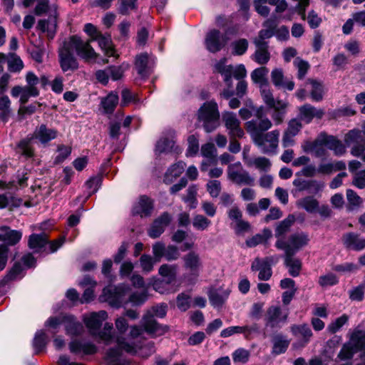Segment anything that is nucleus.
<instances>
[{"instance_id": "nucleus-1", "label": "nucleus", "mask_w": 365, "mask_h": 365, "mask_svg": "<svg viewBox=\"0 0 365 365\" xmlns=\"http://www.w3.org/2000/svg\"><path fill=\"white\" fill-rule=\"evenodd\" d=\"M73 48H75L76 54L86 62L95 60L100 63L98 59L99 55L90 45V42H84L80 36L73 35L70 37L69 42H63V46L58 52L59 64L63 72L75 71L79 68L78 60L72 52Z\"/></svg>"}, {"instance_id": "nucleus-2", "label": "nucleus", "mask_w": 365, "mask_h": 365, "mask_svg": "<svg viewBox=\"0 0 365 365\" xmlns=\"http://www.w3.org/2000/svg\"><path fill=\"white\" fill-rule=\"evenodd\" d=\"M58 136V130L54 128H48L46 124L40 125L35 130L32 136L21 139L16 145L17 149L21 155L26 158H31L34 156V148L31 146L34 138L38 139L42 144H46Z\"/></svg>"}, {"instance_id": "nucleus-3", "label": "nucleus", "mask_w": 365, "mask_h": 365, "mask_svg": "<svg viewBox=\"0 0 365 365\" xmlns=\"http://www.w3.org/2000/svg\"><path fill=\"white\" fill-rule=\"evenodd\" d=\"M61 324L64 325L66 334L71 336L81 335L83 327L82 324L77 320L75 315L71 314H61L59 316H51L44 323L46 327L51 328L56 331Z\"/></svg>"}, {"instance_id": "nucleus-4", "label": "nucleus", "mask_w": 365, "mask_h": 365, "mask_svg": "<svg viewBox=\"0 0 365 365\" xmlns=\"http://www.w3.org/2000/svg\"><path fill=\"white\" fill-rule=\"evenodd\" d=\"M108 317L106 311L91 312V314L83 319L84 324L88 330L89 334L94 339H98L103 341L106 345L112 342L113 335L108 331H100L103 322Z\"/></svg>"}, {"instance_id": "nucleus-5", "label": "nucleus", "mask_w": 365, "mask_h": 365, "mask_svg": "<svg viewBox=\"0 0 365 365\" xmlns=\"http://www.w3.org/2000/svg\"><path fill=\"white\" fill-rule=\"evenodd\" d=\"M356 352L361 353V356H365V331L354 330L348 341L344 343L339 352L337 357L341 361L351 359Z\"/></svg>"}, {"instance_id": "nucleus-6", "label": "nucleus", "mask_w": 365, "mask_h": 365, "mask_svg": "<svg viewBox=\"0 0 365 365\" xmlns=\"http://www.w3.org/2000/svg\"><path fill=\"white\" fill-rule=\"evenodd\" d=\"M227 59L222 58L215 65V71L221 74L227 88H232V78L240 80L247 76V70L243 64H227Z\"/></svg>"}, {"instance_id": "nucleus-7", "label": "nucleus", "mask_w": 365, "mask_h": 365, "mask_svg": "<svg viewBox=\"0 0 365 365\" xmlns=\"http://www.w3.org/2000/svg\"><path fill=\"white\" fill-rule=\"evenodd\" d=\"M344 140L347 146H351L350 153L365 163V120L361 129L354 128L346 133Z\"/></svg>"}, {"instance_id": "nucleus-8", "label": "nucleus", "mask_w": 365, "mask_h": 365, "mask_svg": "<svg viewBox=\"0 0 365 365\" xmlns=\"http://www.w3.org/2000/svg\"><path fill=\"white\" fill-rule=\"evenodd\" d=\"M198 120L202 123L203 128L207 133L212 132L220 125V113L217 104L215 101L203 103L197 113Z\"/></svg>"}, {"instance_id": "nucleus-9", "label": "nucleus", "mask_w": 365, "mask_h": 365, "mask_svg": "<svg viewBox=\"0 0 365 365\" xmlns=\"http://www.w3.org/2000/svg\"><path fill=\"white\" fill-rule=\"evenodd\" d=\"M309 242V235L303 232L292 234L287 240H279L275 242V247L284 251V253L295 254Z\"/></svg>"}, {"instance_id": "nucleus-10", "label": "nucleus", "mask_w": 365, "mask_h": 365, "mask_svg": "<svg viewBox=\"0 0 365 365\" xmlns=\"http://www.w3.org/2000/svg\"><path fill=\"white\" fill-rule=\"evenodd\" d=\"M279 136L280 131L275 129L252 138V140L262 153L274 155L277 153Z\"/></svg>"}, {"instance_id": "nucleus-11", "label": "nucleus", "mask_w": 365, "mask_h": 365, "mask_svg": "<svg viewBox=\"0 0 365 365\" xmlns=\"http://www.w3.org/2000/svg\"><path fill=\"white\" fill-rule=\"evenodd\" d=\"M128 324L126 319L123 317L118 318L115 320V329L118 330L120 336L115 335V351L117 349L124 351L128 353H135L137 349L134 344L130 341L129 339L124 336L125 333L128 330ZM115 365H129L127 362L122 364L117 361L115 359Z\"/></svg>"}, {"instance_id": "nucleus-12", "label": "nucleus", "mask_w": 365, "mask_h": 365, "mask_svg": "<svg viewBox=\"0 0 365 365\" xmlns=\"http://www.w3.org/2000/svg\"><path fill=\"white\" fill-rule=\"evenodd\" d=\"M256 120H251L245 123V128L251 138L259 136L265 133L272 126V121L266 116H264L263 108L259 107L255 112Z\"/></svg>"}, {"instance_id": "nucleus-13", "label": "nucleus", "mask_w": 365, "mask_h": 365, "mask_svg": "<svg viewBox=\"0 0 365 365\" xmlns=\"http://www.w3.org/2000/svg\"><path fill=\"white\" fill-rule=\"evenodd\" d=\"M227 178L239 185H254L255 178L243 169L240 162L230 164L227 168Z\"/></svg>"}, {"instance_id": "nucleus-14", "label": "nucleus", "mask_w": 365, "mask_h": 365, "mask_svg": "<svg viewBox=\"0 0 365 365\" xmlns=\"http://www.w3.org/2000/svg\"><path fill=\"white\" fill-rule=\"evenodd\" d=\"M229 38L225 33L217 29L210 30L205 37V46L211 53H216L222 49L227 43Z\"/></svg>"}, {"instance_id": "nucleus-15", "label": "nucleus", "mask_w": 365, "mask_h": 365, "mask_svg": "<svg viewBox=\"0 0 365 365\" xmlns=\"http://www.w3.org/2000/svg\"><path fill=\"white\" fill-rule=\"evenodd\" d=\"M327 135L321 133L314 140H306L302 148L305 153H312L317 158L324 157L327 155Z\"/></svg>"}, {"instance_id": "nucleus-16", "label": "nucleus", "mask_w": 365, "mask_h": 365, "mask_svg": "<svg viewBox=\"0 0 365 365\" xmlns=\"http://www.w3.org/2000/svg\"><path fill=\"white\" fill-rule=\"evenodd\" d=\"M111 158H109L101 165L100 173L96 175L91 176L86 181L84 185L88 190V194L85 197L83 201L84 202L98 191L102 183V175L106 174V168L111 166Z\"/></svg>"}, {"instance_id": "nucleus-17", "label": "nucleus", "mask_w": 365, "mask_h": 365, "mask_svg": "<svg viewBox=\"0 0 365 365\" xmlns=\"http://www.w3.org/2000/svg\"><path fill=\"white\" fill-rule=\"evenodd\" d=\"M222 120L232 138L235 137L242 138L244 135V130L240 126V121L235 113L225 112L222 114Z\"/></svg>"}, {"instance_id": "nucleus-18", "label": "nucleus", "mask_w": 365, "mask_h": 365, "mask_svg": "<svg viewBox=\"0 0 365 365\" xmlns=\"http://www.w3.org/2000/svg\"><path fill=\"white\" fill-rule=\"evenodd\" d=\"M182 259L185 269L189 271L192 276L198 277L202 267L200 255L194 251H190L185 255Z\"/></svg>"}, {"instance_id": "nucleus-19", "label": "nucleus", "mask_w": 365, "mask_h": 365, "mask_svg": "<svg viewBox=\"0 0 365 365\" xmlns=\"http://www.w3.org/2000/svg\"><path fill=\"white\" fill-rule=\"evenodd\" d=\"M288 313L283 312L278 306H272L268 308L264 317L265 324L271 328L277 327L282 322H285Z\"/></svg>"}, {"instance_id": "nucleus-20", "label": "nucleus", "mask_w": 365, "mask_h": 365, "mask_svg": "<svg viewBox=\"0 0 365 365\" xmlns=\"http://www.w3.org/2000/svg\"><path fill=\"white\" fill-rule=\"evenodd\" d=\"M172 216L165 212L156 218L148 230V235L153 239L159 237L165 231L166 227L170 223Z\"/></svg>"}, {"instance_id": "nucleus-21", "label": "nucleus", "mask_w": 365, "mask_h": 365, "mask_svg": "<svg viewBox=\"0 0 365 365\" xmlns=\"http://www.w3.org/2000/svg\"><path fill=\"white\" fill-rule=\"evenodd\" d=\"M141 327L147 334L158 336L163 335L167 329L158 324L154 318L152 317L150 312H145L141 320Z\"/></svg>"}, {"instance_id": "nucleus-22", "label": "nucleus", "mask_w": 365, "mask_h": 365, "mask_svg": "<svg viewBox=\"0 0 365 365\" xmlns=\"http://www.w3.org/2000/svg\"><path fill=\"white\" fill-rule=\"evenodd\" d=\"M153 210V200L145 196H140L134 203L132 209V214L140 217H147L151 215Z\"/></svg>"}, {"instance_id": "nucleus-23", "label": "nucleus", "mask_w": 365, "mask_h": 365, "mask_svg": "<svg viewBox=\"0 0 365 365\" xmlns=\"http://www.w3.org/2000/svg\"><path fill=\"white\" fill-rule=\"evenodd\" d=\"M71 353L78 354L83 353L85 355H93L97 353L98 347L92 342L82 343L78 339H73L68 344Z\"/></svg>"}, {"instance_id": "nucleus-24", "label": "nucleus", "mask_w": 365, "mask_h": 365, "mask_svg": "<svg viewBox=\"0 0 365 365\" xmlns=\"http://www.w3.org/2000/svg\"><path fill=\"white\" fill-rule=\"evenodd\" d=\"M290 329L292 333L294 336H300L302 338L299 342L293 344L292 346L295 349L304 347L310 341V339L312 336V330L306 324L300 325L294 324Z\"/></svg>"}, {"instance_id": "nucleus-25", "label": "nucleus", "mask_w": 365, "mask_h": 365, "mask_svg": "<svg viewBox=\"0 0 365 365\" xmlns=\"http://www.w3.org/2000/svg\"><path fill=\"white\" fill-rule=\"evenodd\" d=\"M231 290L224 289L222 287L219 288H211L208 292V297L210 304L214 307H220L229 297Z\"/></svg>"}, {"instance_id": "nucleus-26", "label": "nucleus", "mask_w": 365, "mask_h": 365, "mask_svg": "<svg viewBox=\"0 0 365 365\" xmlns=\"http://www.w3.org/2000/svg\"><path fill=\"white\" fill-rule=\"evenodd\" d=\"M271 342L272 354L275 356L285 353L290 344V340L282 333L274 334L272 336Z\"/></svg>"}, {"instance_id": "nucleus-27", "label": "nucleus", "mask_w": 365, "mask_h": 365, "mask_svg": "<svg viewBox=\"0 0 365 365\" xmlns=\"http://www.w3.org/2000/svg\"><path fill=\"white\" fill-rule=\"evenodd\" d=\"M257 331L258 327L257 324L252 326H232L222 330L220 336L227 338L235 334H243L246 339H249L252 333L257 332Z\"/></svg>"}, {"instance_id": "nucleus-28", "label": "nucleus", "mask_w": 365, "mask_h": 365, "mask_svg": "<svg viewBox=\"0 0 365 365\" xmlns=\"http://www.w3.org/2000/svg\"><path fill=\"white\" fill-rule=\"evenodd\" d=\"M324 114L323 110L317 109L310 104H306L299 108V120L306 123H309L314 118H322Z\"/></svg>"}, {"instance_id": "nucleus-29", "label": "nucleus", "mask_w": 365, "mask_h": 365, "mask_svg": "<svg viewBox=\"0 0 365 365\" xmlns=\"http://www.w3.org/2000/svg\"><path fill=\"white\" fill-rule=\"evenodd\" d=\"M48 242V237L45 232L33 233L29 237L28 246L34 250V253H40Z\"/></svg>"}, {"instance_id": "nucleus-30", "label": "nucleus", "mask_w": 365, "mask_h": 365, "mask_svg": "<svg viewBox=\"0 0 365 365\" xmlns=\"http://www.w3.org/2000/svg\"><path fill=\"white\" fill-rule=\"evenodd\" d=\"M175 140L173 133L168 135L163 136L157 142L155 149V155H159L163 153H168L174 150Z\"/></svg>"}, {"instance_id": "nucleus-31", "label": "nucleus", "mask_w": 365, "mask_h": 365, "mask_svg": "<svg viewBox=\"0 0 365 365\" xmlns=\"http://www.w3.org/2000/svg\"><path fill=\"white\" fill-rule=\"evenodd\" d=\"M343 242L346 248L360 251L365 248V238L360 237L357 234L350 232L343 237Z\"/></svg>"}, {"instance_id": "nucleus-32", "label": "nucleus", "mask_w": 365, "mask_h": 365, "mask_svg": "<svg viewBox=\"0 0 365 365\" xmlns=\"http://www.w3.org/2000/svg\"><path fill=\"white\" fill-rule=\"evenodd\" d=\"M271 79L276 87L285 88L289 91H292L294 89V82L285 78L283 71L281 68H274L272 71Z\"/></svg>"}, {"instance_id": "nucleus-33", "label": "nucleus", "mask_w": 365, "mask_h": 365, "mask_svg": "<svg viewBox=\"0 0 365 365\" xmlns=\"http://www.w3.org/2000/svg\"><path fill=\"white\" fill-rule=\"evenodd\" d=\"M287 106L288 103L286 101H277V105L270 108L273 109L271 117L274 125H279L283 123Z\"/></svg>"}, {"instance_id": "nucleus-34", "label": "nucleus", "mask_w": 365, "mask_h": 365, "mask_svg": "<svg viewBox=\"0 0 365 365\" xmlns=\"http://www.w3.org/2000/svg\"><path fill=\"white\" fill-rule=\"evenodd\" d=\"M48 341V336L43 330H38L35 333L32 345L36 354H38L46 349Z\"/></svg>"}, {"instance_id": "nucleus-35", "label": "nucleus", "mask_w": 365, "mask_h": 365, "mask_svg": "<svg viewBox=\"0 0 365 365\" xmlns=\"http://www.w3.org/2000/svg\"><path fill=\"white\" fill-rule=\"evenodd\" d=\"M294 255L284 253V264L289 269V274L297 277L299 274L302 263L299 259L293 257Z\"/></svg>"}, {"instance_id": "nucleus-36", "label": "nucleus", "mask_w": 365, "mask_h": 365, "mask_svg": "<svg viewBox=\"0 0 365 365\" xmlns=\"http://www.w3.org/2000/svg\"><path fill=\"white\" fill-rule=\"evenodd\" d=\"M149 56L147 53H141L136 56L135 68L141 78H145L149 74L148 69Z\"/></svg>"}, {"instance_id": "nucleus-37", "label": "nucleus", "mask_w": 365, "mask_h": 365, "mask_svg": "<svg viewBox=\"0 0 365 365\" xmlns=\"http://www.w3.org/2000/svg\"><path fill=\"white\" fill-rule=\"evenodd\" d=\"M101 48L104 51L108 56H114V47L110 33L100 34L99 38L96 40Z\"/></svg>"}, {"instance_id": "nucleus-38", "label": "nucleus", "mask_w": 365, "mask_h": 365, "mask_svg": "<svg viewBox=\"0 0 365 365\" xmlns=\"http://www.w3.org/2000/svg\"><path fill=\"white\" fill-rule=\"evenodd\" d=\"M99 110L103 115L114 113V91H111L106 96L101 98Z\"/></svg>"}, {"instance_id": "nucleus-39", "label": "nucleus", "mask_w": 365, "mask_h": 365, "mask_svg": "<svg viewBox=\"0 0 365 365\" xmlns=\"http://www.w3.org/2000/svg\"><path fill=\"white\" fill-rule=\"evenodd\" d=\"M185 168V163L182 161L173 165L166 172L164 178V182L167 184L171 183L184 172Z\"/></svg>"}, {"instance_id": "nucleus-40", "label": "nucleus", "mask_w": 365, "mask_h": 365, "mask_svg": "<svg viewBox=\"0 0 365 365\" xmlns=\"http://www.w3.org/2000/svg\"><path fill=\"white\" fill-rule=\"evenodd\" d=\"M294 222V217L289 215L277 225L275 229V237L277 240H284L283 237L290 230Z\"/></svg>"}, {"instance_id": "nucleus-41", "label": "nucleus", "mask_w": 365, "mask_h": 365, "mask_svg": "<svg viewBox=\"0 0 365 365\" xmlns=\"http://www.w3.org/2000/svg\"><path fill=\"white\" fill-rule=\"evenodd\" d=\"M130 287L127 284H119L115 287V307L127 304L129 302Z\"/></svg>"}, {"instance_id": "nucleus-42", "label": "nucleus", "mask_w": 365, "mask_h": 365, "mask_svg": "<svg viewBox=\"0 0 365 365\" xmlns=\"http://www.w3.org/2000/svg\"><path fill=\"white\" fill-rule=\"evenodd\" d=\"M269 70L266 67H260L255 69L251 73V78L255 83L259 85L260 88L266 86L267 84V76Z\"/></svg>"}, {"instance_id": "nucleus-43", "label": "nucleus", "mask_w": 365, "mask_h": 365, "mask_svg": "<svg viewBox=\"0 0 365 365\" xmlns=\"http://www.w3.org/2000/svg\"><path fill=\"white\" fill-rule=\"evenodd\" d=\"M248 167H255L261 172H267L269 170L272 163L271 161L265 157H257L252 160L247 161Z\"/></svg>"}, {"instance_id": "nucleus-44", "label": "nucleus", "mask_w": 365, "mask_h": 365, "mask_svg": "<svg viewBox=\"0 0 365 365\" xmlns=\"http://www.w3.org/2000/svg\"><path fill=\"white\" fill-rule=\"evenodd\" d=\"M8 231L2 235V240L6 242L5 245L9 246L16 245L22 237V232L19 230H11L6 227Z\"/></svg>"}, {"instance_id": "nucleus-45", "label": "nucleus", "mask_w": 365, "mask_h": 365, "mask_svg": "<svg viewBox=\"0 0 365 365\" xmlns=\"http://www.w3.org/2000/svg\"><path fill=\"white\" fill-rule=\"evenodd\" d=\"M327 148L333 150L336 155H342L346 153L343 143L332 135H327Z\"/></svg>"}, {"instance_id": "nucleus-46", "label": "nucleus", "mask_w": 365, "mask_h": 365, "mask_svg": "<svg viewBox=\"0 0 365 365\" xmlns=\"http://www.w3.org/2000/svg\"><path fill=\"white\" fill-rule=\"evenodd\" d=\"M272 237L269 229H264L262 234H257L246 240V245L249 247H255L259 244L266 242Z\"/></svg>"}, {"instance_id": "nucleus-47", "label": "nucleus", "mask_w": 365, "mask_h": 365, "mask_svg": "<svg viewBox=\"0 0 365 365\" xmlns=\"http://www.w3.org/2000/svg\"><path fill=\"white\" fill-rule=\"evenodd\" d=\"M178 266L175 264H164L159 268V274L168 279V283L173 282L177 275Z\"/></svg>"}, {"instance_id": "nucleus-48", "label": "nucleus", "mask_w": 365, "mask_h": 365, "mask_svg": "<svg viewBox=\"0 0 365 365\" xmlns=\"http://www.w3.org/2000/svg\"><path fill=\"white\" fill-rule=\"evenodd\" d=\"M257 50L253 55V59L259 64L267 63L270 58L269 51H267V44L255 45Z\"/></svg>"}, {"instance_id": "nucleus-49", "label": "nucleus", "mask_w": 365, "mask_h": 365, "mask_svg": "<svg viewBox=\"0 0 365 365\" xmlns=\"http://www.w3.org/2000/svg\"><path fill=\"white\" fill-rule=\"evenodd\" d=\"M11 101L8 96L4 95L0 98V120L6 123L11 111Z\"/></svg>"}, {"instance_id": "nucleus-50", "label": "nucleus", "mask_w": 365, "mask_h": 365, "mask_svg": "<svg viewBox=\"0 0 365 365\" xmlns=\"http://www.w3.org/2000/svg\"><path fill=\"white\" fill-rule=\"evenodd\" d=\"M297 205L308 212H316L319 208L318 201L310 196L301 199Z\"/></svg>"}, {"instance_id": "nucleus-51", "label": "nucleus", "mask_w": 365, "mask_h": 365, "mask_svg": "<svg viewBox=\"0 0 365 365\" xmlns=\"http://www.w3.org/2000/svg\"><path fill=\"white\" fill-rule=\"evenodd\" d=\"M312 86L311 96L312 98L315 101H320L323 98L324 87L322 84L315 80H308Z\"/></svg>"}, {"instance_id": "nucleus-52", "label": "nucleus", "mask_w": 365, "mask_h": 365, "mask_svg": "<svg viewBox=\"0 0 365 365\" xmlns=\"http://www.w3.org/2000/svg\"><path fill=\"white\" fill-rule=\"evenodd\" d=\"M197 189L195 185L188 187L186 195L183 197V200L187 204L190 209H194L197 207V200L196 198Z\"/></svg>"}, {"instance_id": "nucleus-53", "label": "nucleus", "mask_w": 365, "mask_h": 365, "mask_svg": "<svg viewBox=\"0 0 365 365\" xmlns=\"http://www.w3.org/2000/svg\"><path fill=\"white\" fill-rule=\"evenodd\" d=\"M24 68V63L16 53H11V59L8 61V70L12 73H19Z\"/></svg>"}, {"instance_id": "nucleus-54", "label": "nucleus", "mask_w": 365, "mask_h": 365, "mask_svg": "<svg viewBox=\"0 0 365 365\" xmlns=\"http://www.w3.org/2000/svg\"><path fill=\"white\" fill-rule=\"evenodd\" d=\"M261 89V96L263 99L264 103L267 105V106L269 108L272 106L277 105V102L278 100H275L273 94L269 88L268 85L260 88Z\"/></svg>"}, {"instance_id": "nucleus-55", "label": "nucleus", "mask_w": 365, "mask_h": 365, "mask_svg": "<svg viewBox=\"0 0 365 365\" xmlns=\"http://www.w3.org/2000/svg\"><path fill=\"white\" fill-rule=\"evenodd\" d=\"M139 261L143 272L145 273L150 272L153 269L155 263L157 262L153 257L148 255H143Z\"/></svg>"}, {"instance_id": "nucleus-56", "label": "nucleus", "mask_w": 365, "mask_h": 365, "mask_svg": "<svg viewBox=\"0 0 365 365\" xmlns=\"http://www.w3.org/2000/svg\"><path fill=\"white\" fill-rule=\"evenodd\" d=\"M109 76L108 74L103 70H98L96 72V78L98 82H100L103 86L107 85L108 83L109 78L114 81V66H110L109 67Z\"/></svg>"}, {"instance_id": "nucleus-57", "label": "nucleus", "mask_w": 365, "mask_h": 365, "mask_svg": "<svg viewBox=\"0 0 365 365\" xmlns=\"http://www.w3.org/2000/svg\"><path fill=\"white\" fill-rule=\"evenodd\" d=\"M211 225V221L202 215H197L193 217L192 225L198 230H205Z\"/></svg>"}, {"instance_id": "nucleus-58", "label": "nucleus", "mask_w": 365, "mask_h": 365, "mask_svg": "<svg viewBox=\"0 0 365 365\" xmlns=\"http://www.w3.org/2000/svg\"><path fill=\"white\" fill-rule=\"evenodd\" d=\"M232 53L235 55L244 54L248 48V41L245 38H241L234 41L232 43Z\"/></svg>"}, {"instance_id": "nucleus-59", "label": "nucleus", "mask_w": 365, "mask_h": 365, "mask_svg": "<svg viewBox=\"0 0 365 365\" xmlns=\"http://www.w3.org/2000/svg\"><path fill=\"white\" fill-rule=\"evenodd\" d=\"M153 258L155 261L160 262L165 254L166 246L165 244L162 242H156L152 246Z\"/></svg>"}, {"instance_id": "nucleus-60", "label": "nucleus", "mask_w": 365, "mask_h": 365, "mask_svg": "<svg viewBox=\"0 0 365 365\" xmlns=\"http://www.w3.org/2000/svg\"><path fill=\"white\" fill-rule=\"evenodd\" d=\"M346 198L349 205L351 207H359L362 203V199L357 195V193L353 190L348 189L346 190Z\"/></svg>"}, {"instance_id": "nucleus-61", "label": "nucleus", "mask_w": 365, "mask_h": 365, "mask_svg": "<svg viewBox=\"0 0 365 365\" xmlns=\"http://www.w3.org/2000/svg\"><path fill=\"white\" fill-rule=\"evenodd\" d=\"M348 319V316L346 314H343L338 317L329 324L327 327L328 331L331 334L336 333L347 322Z\"/></svg>"}, {"instance_id": "nucleus-62", "label": "nucleus", "mask_w": 365, "mask_h": 365, "mask_svg": "<svg viewBox=\"0 0 365 365\" xmlns=\"http://www.w3.org/2000/svg\"><path fill=\"white\" fill-rule=\"evenodd\" d=\"M250 351L245 349H237L232 354V359L235 363L245 364L248 361Z\"/></svg>"}, {"instance_id": "nucleus-63", "label": "nucleus", "mask_w": 365, "mask_h": 365, "mask_svg": "<svg viewBox=\"0 0 365 365\" xmlns=\"http://www.w3.org/2000/svg\"><path fill=\"white\" fill-rule=\"evenodd\" d=\"M137 0H120L119 12L127 15L136 9Z\"/></svg>"}, {"instance_id": "nucleus-64", "label": "nucleus", "mask_w": 365, "mask_h": 365, "mask_svg": "<svg viewBox=\"0 0 365 365\" xmlns=\"http://www.w3.org/2000/svg\"><path fill=\"white\" fill-rule=\"evenodd\" d=\"M352 185L359 189L365 188V170L358 171L354 175Z\"/></svg>"}]
</instances>
